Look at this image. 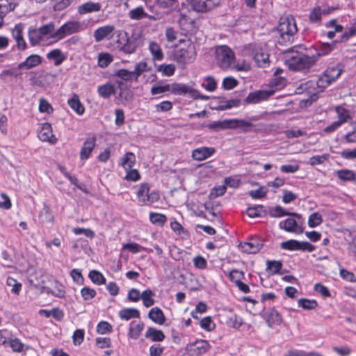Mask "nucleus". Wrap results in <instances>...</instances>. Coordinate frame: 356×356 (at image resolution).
<instances>
[{
	"label": "nucleus",
	"mask_w": 356,
	"mask_h": 356,
	"mask_svg": "<svg viewBox=\"0 0 356 356\" xmlns=\"http://www.w3.org/2000/svg\"><path fill=\"white\" fill-rule=\"evenodd\" d=\"M285 63L292 70H309L316 65V58L302 45L293 46L284 52Z\"/></svg>",
	"instance_id": "1"
},
{
	"label": "nucleus",
	"mask_w": 356,
	"mask_h": 356,
	"mask_svg": "<svg viewBox=\"0 0 356 356\" xmlns=\"http://www.w3.org/2000/svg\"><path fill=\"white\" fill-rule=\"evenodd\" d=\"M297 31L296 23L292 16L282 17L277 26L279 33L277 42L281 45H288L292 43Z\"/></svg>",
	"instance_id": "2"
},
{
	"label": "nucleus",
	"mask_w": 356,
	"mask_h": 356,
	"mask_svg": "<svg viewBox=\"0 0 356 356\" xmlns=\"http://www.w3.org/2000/svg\"><path fill=\"white\" fill-rule=\"evenodd\" d=\"M117 40L118 47L120 51L126 54H131L136 51L137 49L142 44L140 34L133 32L130 35L125 31H119Z\"/></svg>",
	"instance_id": "3"
},
{
	"label": "nucleus",
	"mask_w": 356,
	"mask_h": 356,
	"mask_svg": "<svg viewBox=\"0 0 356 356\" xmlns=\"http://www.w3.org/2000/svg\"><path fill=\"white\" fill-rule=\"evenodd\" d=\"M174 52V60L181 67H184L186 64L191 63L195 58L196 50L194 41L189 38L186 41H181Z\"/></svg>",
	"instance_id": "4"
},
{
	"label": "nucleus",
	"mask_w": 356,
	"mask_h": 356,
	"mask_svg": "<svg viewBox=\"0 0 356 356\" xmlns=\"http://www.w3.org/2000/svg\"><path fill=\"white\" fill-rule=\"evenodd\" d=\"M200 17L193 14H181L179 19V24L181 30V33L191 37H194L195 41L197 40L195 34L198 32L200 28Z\"/></svg>",
	"instance_id": "5"
},
{
	"label": "nucleus",
	"mask_w": 356,
	"mask_h": 356,
	"mask_svg": "<svg viewBox=\"0 0 356 356\" xmlns=\"http://www.w3.org/2000/svg\"><path fill=\"white\" fill-rule=\"evenodd\" d=\"M215 53L216 64L221 70H227L232 67L235 60V54L228 46L216 47Z\"/></svg>",
	"instance_id": "6"
},
{
	"label": "nucleus",
	"mask_w": 356,
	"mask_h": 356,
	"mask_svg": "<svg viewBox=\"0 0 356 356\" xmlns=\"http://www.w3.org/2000/svg\"><path fill=\"white\" fill-rule=\"evenodd\" d=\"M252 56L257 65L259 67H267L269 66V54L264 48L256 44H249Z\"/></svg>",
	"instance_id": "7"
},
{
	"label": "nucleus",
	"mask_w": 356,
	"mask_h": 356,
	"mask_svg": "<svg viewBox=\"0 0 356 356\" xmlns=\"http://www.w3.org/2000/svg\"><path fill=\"white\" fill-rule=\"evenodd\" d=\"M280 248L283 250L290 251H308L313 252L315 250V246L312 245L307 241H298L294 239H290L280 243Z\"/></svg>",
	"instance_id": "8"
},
{
	"label": "nucleus",
	"mask_w": 356,
	"mask_h": 356,
	"mask_svg": "<svg viewBox=\"0 0 356 356\" xmlns=\"http://www.w3.org/2000/svg\"><path fill=\"white\" fill-rule=\"evenodd\" d=\"M81 25L79 22L69 21L62 25L56 31L53 35L56 39L61 40L67 35L78 33L80 30Z\"/></svg>",
	"instance_id": "9"
},
{
	"label": "nucleus",
	"mask_w": 356,
	"mask_h": 356,
	"mask_svg": "<svg viewBox=\"0 0 356 356\" xmlns=\"http://www.w3.org/2000/svg\"><path fill=\"white\" fill-rule=\"evenodd\" d=\"M338 42H340L339 39L331 43H321L316 46H312L308 49V51L312 52V55L316 58V62H317L320 57L328 55L331 53L336 48V44Z\"/></svg>",
	"instance_id": "10"
},
{
	"label": "nucleus",
	"mask_w": 356,
	"mask_h": 356,
	"mask_svg": "<svg viewBox=\"0 0 356 356\" xmlns=\"http://www.w3.org/2000/svg\"><path fill=\"white\" fill-rule=\"evenodd\" d=\"M275 90H259L250 92L246 97L245 102L247 104H257L266 101L274 95Z\"/></svg>",
	"instance_id": "11"
},
{
	"label": "nucleus",
	"mask_w": 356,
	"mask_h": 356,
	"mask_svg": "<svg viewBox=\"0 0 356 356\" xmlns=\"http://www.w3.org/2000/svg\"><path fill=\"white\" fill-rule=\"evenodd\" d=\"M24 24H17L12 30V35L16 41V47L19 51H24L27 48V44L23 37Z\"/></svg>",
	"instance_id": "12"
},
{
	"label": "nucleus",
	"mask_w": 356,
	"mask_h": 356,
	"mask_svg": "<svg viewBox=\"0 0 356 356\" xmlns=\"http://www.w3.org/2000/svg\"><path fill=\"white\" fill-rule=\"evenodd\" d=\"M293 218H289L284 220L280 222L279 227L287 232L300 234L303 232V228L300 226L297 221Z\"/></svg>",
	"instance_id": "13"
},
{
	"label": "nucleus",
	"mask_w": 356,
	"mask_h": 356,
	"mask_svg": "<svg viewBox=\"0 0 356 356\" xmlns=\"http://www.w3.org/2000/svg\"><path fill=\"white\" fill-rule=\"evenodd\" d=\"M38 138L40 140L49 142L51 144H55L57 141V138L52 133L51 124L47 122L42 124L38 132Z\"/></svg>",
	"instance_id": "14"
},
{
	"label": "nucleus",
	"mask_w": 356,
	"mask_h": 356,
	"mask_svg": "<svg viewBox=\"0 0 356 356\" xmlns=\"http://www.w3.org/2000/svg\"><path fill=\"white\" fill-rule=\"evenodd\" d=\"M43 58L38 54H31L24 61L18 64V68L29 70L39 66L42 63Z\"/></svg>",
	"instance_id": "15"
},
{
	"label": "nucleus",
	"mask_w": 356,
	"mask_h": 356,
	"mask_svg": "<svg viewBox=\"0 0 356 356\" xmlns=\"http://www.w3.org/2000/svg\"><path fill=\"white\" fill-rule=\"evenodd\" d=\"M241 248L247 254L257 253L263 247V243L258 239L252 238L248 242L241 243Z\"/></svg>",
	"instance_id": "16"
},
{
	"label": "nucleus",
	"mask_w": 356,
	"mask_h": 356,
	"mask_svg": "<svg viewBox=\"0 0 356 356\" xmlns=\"http://www.w3.org/2000/svg\"><path fill=\"white\" fill-rule=\"evenodd\" d=\"M261 316L269 327H272L274 325H280L282 321L281 315L274 309L263 313Z\"/></svg>",
	"instance_id": "17"
},
{
	"label": "nucleus",
	"mask_w": 356,
	"mask_h": 356,
	"mask_svg": "<svg viewBox=\"0 0 356 356\" xmlns=\"http://www.w3.org/2000/svg\"><path fill=\"white\" fill-rule=\"evenodd\" d=\"M215 101L218 102V106H211L213 110L224 111L233 107H238L240 105L239 99L225 100L223 98H215Z\"/></svg>",
	"instance_id": "18"
},
{
	"label": "nucleus",
	"mask_w": 356,
	"mask_h": 356,
	"mask_svg": "<svg viewBox=\"0 0 356 356\" xmlns=\"http://www.w3.org/2000/svg\"><path fill=\"white\" fill-rule=\"evenodd\" d=\"M268 214L273 218H281L282 216H288L298 219L302 218L301 214L295 212H289L280 205L275 207H270Z\"/></svg>",
	"instance_id": "19"
},
{
	"label": "nucleus",
	"mask_w": 356,
	"mask_h": 356,
	"mask_svg": "<svg viewBox=\"0 0 356 356\" xmlns=\"http://www.w3.org/2000/svg\"><path fill=\"white\" fill-rule=\"evenodd\" d=\"M28 36L31 45L32 47L40 44L42 42H44L47 39L43 36L42 33L36 27L30 26L28 31Z\"/></svg>",
	"instance_id": "20"
},
{
	"label": "nucleus",
	"mask_w": 356,
	"mask_h": 356,
	"mask_svg": "<svg viewBox=\"0 0 356 356\" xmlns=\"http://www.w3.org/2000/svg\"><path fill=\"white\" fill-rule=\"evenodd\" d=\"M96 145V138L95 137L89 138L83 143L80 152V159L87 160L89 159L91 152Z\"/></svg>",
	"instance_id": "21"
},
{
	"label": "nucleus",
	"mask_w": 356,
	"mask_h": 356,
	"mask_svg": "<svg viewBox=\"0 0 356 356\" xmlns=\"http://www.w3.org/2000/svg\"><path fill=\"white\" fill-rule=\"evenodd\" d=\"M102 5L100 3H95L92 1H88L78 6L77 12L79 14L83 15L92 13H97L101 10Z\"/></svg>",
	"instance_id": "22"
},
{
	"label": "nucleus",
	"mask_w": 356,
	"mask_h": 356,
	"mask_svg": "<svg viewBox=\"0 0 356 356\" xmlns=\"http://www.w3.org/2000/svg\"><path fill=\"white\" fill-rule=\"evenodd\" d=\"M113 31L114 26L113 25L101 26L94 31L93 36L95 41L99 42L108 37Z\"/></svg>",
	"instance_id": "23"
},
{
	"label": "nucleus",
	"mask_w": 356,
	"mask_h": 356,
	"mask_svg": "<svg viewBox=\"0 0 356 356\" xmlns=\"http://www.w3.org/2000/svg\"><path fill=\"white\" fill-rule=\"evenodd\" d=\"M148 317L155 323L163 325L165 322V317L163 311L157 307L152 308L149 313Z\"/></svg>",
	"instance_id": "24"
},
{
	"label": "nucleus",
	"mask_w": 356,
	"mask_h": 356,
	"mask_svg": "<svg viewBox=\"0 0 356 356\" xmlns=\"http://www.w3.org/2000/svg\"><path fill=\"white\" fill-rule=\"evenodd\" d=\"M145 337L147 339H150L152 341L154 342L163 341L165 337L162 330H156L152 327L147 328Z\"/></svg>",
	"instance_id": "25"
},
{
	"label": "nucleus",
	"mask_w": 356,
	"mask_h": 356,
	"mask_svg": "<svg viewBox=\"0 0 356 356\" xmlns=\"http://www.w3.org/2000/svg\"><path fill=\"white\" fill-rule=\"evenodd\" d=\"M68 105L74 110L78 115L83 114L85 108L79 100V96L74 94L73 96L68 99Z\"/></svg>",
	"instance_id": "26"
},
{
	"label": "nucleus",
	"mask_w": 356,
	"mask_h": 356,
	"mask_svg": "<svg viewBox=\"0 0 356 356\" xmlns=\"http://www.w3.org/2000/svg\"><path fill=\"white\" fill-rule=\"evenodd\" d=\"M97 92L101 97L108 99L111 95L115 93V88L113 85L107 83L98 86Z\"/></svg>",
	"instance_id": "27"
},
{
	"label": "nucleus",
	"mask_w": 356,
	"mask_h": 356,
	"mask_svg": "<svg viewBox=\"0 0 356 356\" xmlns=\"http://www.w3.org/2000/svg\"><path fill=\"white\" fill-rule=\"evenodd\" d=\"M246 213L250 218L263 217L267 214V211L263 205H254L250 207L246 210Z\"/></svg>",
	"instance_id": "28"
},
{
	"label": "nucleus",
	"mask_w": 356,
	"mask_h": 356,
	"mask_svg": "<svg viewBox=\"0 0 356 356\" xmlns=\"http://www.w3.org/2000/svg\"><path fill=\"white\" fill-rule=\"evenodd\" d=\"M225 323L230 327L238 329L243 323V320L241 317L230 311L226 317Z\"/></svg>",
	"instance_id": "29"
},
{
	"label": "nucleus",
	"mask_w": 356,
	"mask_h": 356,
	"mask_svg": "<svg viewBox=\"0 0 356 356\" xmlns=\"http://www.w3.org/2000/svg\"><path fill=\"white\" fill-rule=\"evenodd\" d=\"M334 111L337 114L338 121L341 124L348 122L352 119L350 111L341 106H337L334 108Z\"/></svg>",
	"instance_id": "30"
},
{
	"label": "nucleus",
	"mask_w": 356,
	"mask_h": 356,
	"mask_svg": "<svg viewBox=\"0 0 356 356\" xmlns=\"http://www.w3.org/2000/svg\"><path fill=\"white\" fill-rule=\"evenodd\" d=\"M342 73V70L338 66L328 67L323 72L324 75L331 83L335 81Z\"/></svg>",
	"instance_id": "31"
},
{
	"label": "nucleus",
	"mask_w": 356,
	"mask_h": 356,
	"mask_svg": "<svg viewBox=\"0 0 356 356\" xmlns=\"http://www.w3.org/2000/svg\"><path fill=\"white\" fill-rule=\"evenodd\" d=\"M204 127H207L210 130H213L215 131L230 129L229 119L224 120L222 121L212 122L211 123L204 124Z\"/></svg>",
	"instance_id": "32"
},
{
	"label": "nucleus",
	"mask_w": 356,
	"mask_h": 356,
	"mask_svg": "<svg viewBox=\"0 0 356 356\" xmlns=\"http://www.w3.org/2000/svg\"><path fill=\"white\" fill-rule=\"evenodd\" d=\"M119 316L122 320L128 321L133 318H139L140 312L135 308L123 309L119 312Z\"/></svg>",
	"instance_id": "33"
},
{
	"label": "nucleus",
	"mask_w": 356,
	"mask_h": 356,
	"mask_svg": "<svg viewBox=\"0 0 356 356\" xmlns=\"http://www.w3.org/2000/svg\"><path fill=\"white\" fill-rule=\"evenodd\" d=\"M47 58L49 60H54V65L56 66L60 65L65 59V56L58 49H55L49 51L47 54Z\"/></svg>",
	"instance_id": "34"
},
{
	"label": "nucleus",
	"mask_w": 356,
	"mask_h": 356,
	"mask_svg": "<svg viewBox=\"0 0 356 356\" xmlns=\"http://www.w3.org/2000/svg\"><path fill=\"white\" fill-rule=\"evenodd\" d=\"M149 50L155 60H162L164 58L162 49L155 42H151L149 44Z\"/></svg>",
	"instance_id": "35"
},
{
	"label": "nucleus",
	"mask_w": 356,
	"mask_h": 356,
	"mask_svg": "<svg viewBox=\"0 0 356 356\" xmlns=\"http://www.w3.org/2000/svg\"><path fill=\"white\" fill-rule=\"evenodd\" d=\"M188 14L200 16V0H186Z\"/></svg>",
	"instance_id": "36"
},
{
	"label": "nucleus",
	"mask_w": 356,
	"mask_h": 356,
	"mask_svg": "<svg viewBox=\"0 0 356 356\" xmlns=\"http://www.w3.org/2000/svg\"><path fill=\"white\" fill-rule=\"evenodd\" d=\"M149 188L147 184H141L137 191V196L140 202L143 204L147 202V200H149Z\"/></svg>",
	"instance_id": "37"
},
{
	"label": "nucleus",
	"mask_w": 356,
	"mask_h": 356,
	"mask_svg": "<svg viewBox=\"0 0 356 356\" xmlns=\"http://www.w3.org/2000/svg\"><path fill=\"white\" fill-rule=\"evenodd\" d=\"M17 6L15 0H0V13L6 16L7 13L13 10Z\"/></svg>",
	"instance_id": "38"
},
{
	"label": "nucleus",
	"mask_w": 356,
	"mask_h": 356,
	"mask_svg": "<svg viewBox=\"0 0 356 356\" xmlns=\"http://www.w3.org/2000/svg\"><path fill=\"white\" fill-rule=\"evenodd\" d=\"M38 29L47 40L48 38H55L53 36L56 33L55 24L54 22H49Z\"/></svg>",
	"instance_id": "39"
},
{
	"label": "nucleus",
	"mask_w": 356,
	"mask_h": 356,
	"mask_svg": "<svg viewBox=\"0 0 356 356\" xmlns=\"http://www.w3.org/2000/svg\"><path fill=\"white\" fill-rule=\"evenodd\" d=\"M136 156L132 152H127L121 160L120 164L123 166L125 170H128L135 165Z\"/></svg>",
	"instance_id": "40"
},
{
	"label": "nucleus",
	"mask_w": 356,
	"mask_h": 356,
	"mask_svg": "<svg viewBox=\"0 0 356 356\" xmlns=\"http://www.w3.org/2000/svg\"><path fill=\"white\" fill-rule=\"evenodd\" d=\"M129 16L131 19L140 20L143 18H151L144 10L142 6H138L132 9L129 13Z\"/></svg>",
	"instance_id": "41"
},
{
	"label": "nucleus",
	"mask_w": 356,
	"mask_h": 356,
	"mask_svg": "<svg viewBox=\"0 0 356 356\" xmlns=\"http://www.w3.org/2000/svg\"><path fill=\"white\" fill-rule=\"evenodd\" d=\"M113 76H117L124 81L134 80L135 75L132 71L127 69H120L115 72Z\"/></svg>",
	"instance_id": "42"
},
{
	"label": "nucleus",
	"mask_w": 356,
	"mask_h": 356,
	"mask_svg": "<svg viewBox=\"0 0 356 356\" xmlns=\"http://www.w3.org/2000/svg\"><path fill=\"white\" fill-rule=\"evenodd\" d=\"M327 14L325 10H322L320 7H316L312 10L309 13V21L312 23H320L322 15Z\"/></svg>",
	"instance_id": "43"
},
{
	"label": "nucleus",
	"mask_w": 356,
	"mask_h": 356,
	"mask_svg": "<svg viewBox=\"0 0 356 356\" xmlns=\"http://www.w3.org/2000/svg\"><path fill=\"white\" fill-rule=\"evenodd\" d=\"M149 220L152 224L163 227L167 221V217L159 213H150Z\"/></svg>",
	"instance_id": "44"
},
{
	"label": "nucleus",
	"mask_w": 356,
	"mask_h": 356,
	"mask_svg": "<svg viewBox=\"0 0 356 356\" xmlns=\"http://www.w3.org/2000/svg\"><path fill=\"white\" fill-rule=\"evenodd\" d=\"M133 324L134 322H131L129 329L128 336L131 339H137L143 330L145 325L143 323H140L134 327Z\"/></svg>",
	"instance_id": "45"
},
{
	"label": "nucleus",
	"mask_w": 356,
	"mask_h": 356,
	"mask_svg": "<svg viewBox=\"0 0 356 356\" xmlns=\"http://www.w3.org/2000/svg\"><path fill=\"white\" fill-rule=\"evenodd\" d=\"M229 120L230 129L250 128L253 126L250 122L246 121L245 120L229 119Z\"/></svg>",
	"instance_id": "46"
},
{
	"label": "nucleus",
	"mask_w": 356,
	"mask_h": 356,
	"mask_svg": "<svg viewBox=\"0 0 356 356\" xmlns=\"http://www.w3.org/2000/svg\"><path fill=\"white\" fill-rule=\"evenodd\" d=\"M337 175L338 178L343 181H355L356 179L355 172L350 170H339L337 172Z\"/></svg>",
	"instance_id": "47"
},
{
	"label": "nucleus",
	"mask_w": 356,
	"mask_h": 356,
	"mask_svg": "<svg viewBox=\"0 0 356 356\" xmlns=\"http://www.w3.org/2000/svg\"><path fill=\"white\" fill-rule=\"evenodd\" d=\"M88 277L94 284L97 285H101L106 282V279L102 273L96 270H90Z\"/></svg>",
	"instance_id": "48"
},
{
	"label": "nucleus",
	"mask_w": 356,
	"mask_h": 356,
	"mask_svg": "<svg viewBox=\"0 0 356 356\" xmlns=\"http://www.w3.org/2000/svg\"><path fill=\"white\" fill-rule=\"evenodd\" d=\"M298 306L307 310L314 309L317 307L318 303L314 300L300 298L298 302Z\"/></svg>",
	"instance_id": "49"
},
{
	"label": "nucleus",
	"mask_w": 356,
	"mask_h": 356,
	"mask_svg": "<svg viewBox=\"0 0 356 356\" xmlns=\"http://www.w3.org/2000/svg\"><path fill=\"white\" fill-rule=\"evenodd\" d=\"M227 275H228L230 281L235 283V284L241 282V280L245 277L244 272L242 270H237V269H233V270H230L227 273Z\"/></svg>",
	"instance_id": "50"
},
{
	"label": "nucleus",
	"mask_w": 356,
	"mask_h": 356,
	"mask_svg": "<svg viewBox=\"0 0 356 356\" xmlns=\"http://www.w3.org/2000/svg\"><path fill=\"white\" fill-rule=\"evenodd\" d=\"M219 5V0H202V13L210 11Z\"/></svg>",
	"instance_id": "51"
},
{
	"label": "nucleus",
	"mask_w": 356,
	"mask_h": 356,
	"mask_svg": "<svg viewBox=\"0 0 356 356\" xmlns=\"http://www.w3.org/2000/svg\"><path fill=\"white\" fill-rule=\"evenodd\" d=\"M356 35V22L347 31L343 32L339 38L341 42H347L350 38Z\"/></svg>",
	"instance_id": "52"
},
{
	"label": "nucleus",
	"mask_w": 356,
	"mask_h": 356,
	"mask_svg": "<svg viewBox=\"0 0 356 356\" xmlns=\"http://www.w3.org/2000/svg\"><path fill=\"white\" fill-rule=\"evenodd\" d=\"M266 270H270L273 275L277 274L280 273L282 267V263L281 261H266Z\"/></svg>",
	"instance_id": "53"
},
{
	"label": "nucleus",
	"mask_w": 356,
	"mask_h": 356,
	"mask_svg": "<svg viewBox=\"0 0 356 356\" xmlns=\"http://www.w3.org/2000/svg\"><path fill=\"white\" fill-rule=\"evenodd\" d=\"M201 327L202 329L211 332L216 328V323H214L212 317L207 316L202 318Z\"/></svg>",
	"instance_id": "54"
},
{
	"label": "nucleus",
	"mask_w": 356,
	"mask_h": 356,
	"mask_svg": "<svg viewBox=\"0 0 356 356\" xmlns=\"http://www.w3.org/2000/svg\"><path fill=\"white\" fill-rule=\"evenodd\" d=\"M113 61L112 56L107 53H102L98 56V65L102 68L106 67Z\"/></svg>",
	"instance_id": "55"
},
{
	"label": "nucleus",
	"mask_w": 356,
	"mask_h": 356,
	"mask_svg": "<svg viewBox=\"0 0 356 356\" xmlns=\"http://www.w3.org/2000/svg\"><path fill=\"white\" fill-rule=\"evenodd\" d=\"M97 332L99 334L110 333L113 330L112 325L106 321H101L97 325Z\"/></svg>",
	"instance_id": "56"
},
{
	"label": "nucleus",
	"mask_w": 356,
	"mask_h": 356,
	"mask_svg": "<svg viewBox=\"0 0 356 356\" xmlns=\"http://www.w3.org/2000/svg\"><path fill=\"white\" fill-rule=\"evenodd\" d=\"M323 222V218L321 214L318 212L312 213L308 219V225L309 227H315L320 225Z\"/></svg>",
	"instance_id": "57"
},
{
	"label": "nucleus",
	"mask_w": 356,
	"mask_h": 356,
	"mask_svg": "<svg viewBox=\"0 0 356 356\" xmlns=\"http://www.w3.org/2000/svg\"><path fill=\"white\" fill-rule=\"evenodd\" d=\"M147 64L146 62L142 61L136 64L134 72L135 77L134 80L137 81L138 77L142 74L143 72L147 71Z\"/></svg>",
	"instance_id": "58"
},
{
	"label": "nucleus",
	"mask_w": 356,
	"mask_h": 356,
	"mask_svg": "<svg viewBox=\"0 0 356 356\" xmlns=\"http://www.w3.org/2000/svg\"><path fill=\"white\" fill-rule=\"evenodd\" d=\"M157 70L162 72L164 75L170 76L174 74L175 71V67L172 64H161L158 66Z\"/></svg>",
	"instance_id": "59"
},
{
	"label": "nucleus",
	"mask_w": 356,
	"mask_h": 356,
	"mask_svg": "<svg viewBox=\"0 0 356 356\" xmlns=\"http://www.w3.org/2000/svg\"><path fill=\"white\" fill-rule=\"evenodd\" d=\"M96 294L97 293L95 289L88 286H85L81 290V295L84 300H90L92 299Z\"/></svg>",
	"instance_id": "60"
},
{
	"label": "nucleus",
	"mask_w": 356,
	"mask_h": 356,
	"mask_svg": "<svg viewBox=\"0 0 356 356\" xmlns=\"http://www.w3.org/2000/svg\"><path fill=\"white\" fill-rule=\"evenodd\" d=\"M225 191L226 186L225 185L215 186L211 189L209 197L210 199H214L217 197L223 195Z\"/></svg>",
	"instance_id": "61"
},
{
	"label": "nucleus",
	"mask_w": 356,
	"mask_h": 356,
	"mask_svg": "<svg viewBox=\"0 0 356 356\" xmlns=\"http://www.w3.org/2000/svg\"><path fill=\"white\" fill-rule=\"evenodd\" d=\"M6 284L7 285L12 286L11 291L15 294H18L21 290L22 284L13 277H8Z\"/></svg>",
	"instance_id": "62"
},
{
	"label": "nucleus",
	"mask_w": 356,
	"mask_h": 356,
	"mask_svg": "<svg viewBox=\"0 0 356 356\" xmlns=\"http://www.w3.org/2000/svg\"><path fill=\"white\" fill-rule=\"evenodd\" d=\"M238 84V81L232 76L225 77L222 81V87L225 90H232Z\"/></svg>",
	"instance_id": "63"
},
{
	"label": "nucleus",
	"mask_w": 356,
	"mask_h": 356,
	"mask_svg": "<svg viewBox=\"0 0 356 356\" xmlns=\"http://www.w3.org/2000/svg\"><path fill=\"white\" fill-rule=\"evenodd\" d=\"M341 140L346 143H356V126L353 131L345 134Z\"/></svg>",
	"instance_id": "64"
}]
</instances>
